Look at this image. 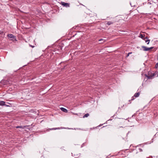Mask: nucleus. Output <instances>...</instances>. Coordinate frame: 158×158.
<instances>
[{"instance_id": "9d476101", "label": "nucleus", "mask_w": 158, "mask_h": 158, "mask_svg": "<svg viewBox=\"0 0 158 158\" xmlns=\"http://www.w3.org/2000/svg\"><path fill=\"white\" fill-rule=\"evenodd\" d=\"M139 92H138L135 94L134 95V96L135 97H138L139 96Z\"/></svg>"}, {"instance_id": "5701e85b", "label": "nucleus", "mask_w": 158, "mask_h": 158, "mask_svg": "<svg viewBox=\"0 0 158 158\" xmlns=\"http://www.w3.org/2000/svg\"><path fill=\"white\" fill-rule=\"evenodd\" d=\"M76 129H78V130H80V128H77Z\"/></svg>"}, {"instance_id": "7ed1b4c3", "label": "nucleus", "mask_w": 158, "mask_h": 158, "mask_svg": "<svg viewBox=\"0 0 158 158\" xmlns=\"http://www.w3.org/2000/svg\"><path fill=\"white\" fill-rule=\"evenodd\" d=\"M157 73H152L150 75H146V76L147 77V78L149 79H150L152 78V77L154 76H155L156 75Z\"/></svg>"}, {"instance_id": "aec40b11", "label": "nucleus", "mask_w": 158, "mask_h": 158, "mask_svg": "<svg viewBox=\"0 0 158 158\" xmlns=\"http://www.w3.org/2000/svg\"><path fill=\"white\" fill-rule=\"evenodd\" d=\"M134 97H132L131 98V100H134Z\"/></svg>"}, {"instance_id": "39448f33", "label": "nucleus", "mask_w": 158, "mask_h": 158, "mask_svg": "<svg viewBox=\"0 0 158 158\" xmlns=\"http://www.w3.org/2000/svg\"><path fill=\"white\" fill-rule=\"evenodd\" d=\"M148 38L147 37H146L143 39V40L145 41V42L147 43L148 44H149L150 41V40H148Z\"/></svg>"}, {"instance_id": "20e7f679", "label": "nucleus", "mask_w": 158, "mask_h": 158, "mask_svg": "<svg viewBox=\"0 0 158 158\" xmlns=\"http://www.w3.org/2000/svg\"><path fill=\"white\" fill-rule=\"evenodd\" d=\"M7 36L9 38L12 39H11V40H13V39H15V36H14V35L12 34H9L7 35Z\"/></svg>"}, {"instance_id": "dca6fc26", "label": "nucleus", "mask_w": 158, "mask_h": 158, "mask_svg": "<svg viewBox=\"0 0 158 158\" xmlns=\"http://www.w3.org/2000/svg\"><path fill=\"white\" fill-rule=\"evenodd\" d=\"M131 53H132L131 52L128 53L126 57H128L129 56V55Z\"/></svg>"}, {"instance_id": "4468645a", "label": "nucleus", "mask_w": 158, "mask_h": 158, "mask_svg": "<svg viewBox=\"0 0 158 158\" xmlns=\"http://www.w3.org/2000/svg\"><path fill=\"white\" fill-rule=\"evenodd\" d=\"M60 129V128H50V130H56V129Z\"/></svg>"}, {"instance_id": "6ab92c4d", "label": "nucleus", "mask_w": 158, "mask_h": 158, "mask_svg": "<svg viewBox=\"0 0 158 158\" xmlns=\"http://www.w3.org/2000/svg\"><path fill=\"white\" fill-rule=\"evenodd\" d=\"M3 33V31H0V34H2Z\"/></svg>"}, {"instance_id": "0eeeda50", "label": "nucleus", "mask_w": 158, "mask_h": 158, "mask_svg": "<svg viewBox=\"0 0 158 158\" xmlns=\"http://www.w3.org/2000/svg\"><path fill=\"white\" fill-rule=\"evenodd\" d=\"M106 40L105 39H101L98 40V41L100 42V43H102L106 41Z\"/></svg>"}, {"instance_id": "6e6552de", "label": "nucleus", "mask_w": 158, "mask_h": 158, "mask_svg": "<svg viewBox=\"0 0 158 158\" xmlns=\"http://www.w3.org/2000/svg\"><path fill=\"white\" fill-rule=\"evenodd\" d=\"M58 48H54V49H50V51L51 50V52L52 51H53L54 52H56V50H59V48H60V49H61V47L59 48V47H58Z\"/></svg>"}, {"instance_id": "f257e3e1", "label": "nucleus", "mask_w": 158, "mask_h": 158, "mask_svg": "<svg viewBox=\"0 0 158 158\" xmlns=\"http://www.w3.org/2000/svg\"><path fill=\"white\" fill-rule=\"evenodd\" d=\"M142 48L143 49V50L144 51H148L151 49H152L154 48L153 47H151L150 48H148L146 46H142Z\"/></svg>"}, {"instance_id": "423d86ee", "label": "nucleus", "mask_w": 158, "mask_h": 158, "mask_svg": "<svg viewBox=\"0 0 158 158\" xmlns=\"http://www.w3.org/2000/svg\"><path fill=\"white\" fill-rule=\"evenodd\" d=\"M60 110L62 111H63L64 112H67V110L65 108H64L63 107H61L60 108Z\"/></svg>"}, {"instance_id": "9b49d317", "label": "nucleus", "mask_w": 158, "mask_h": 158, "mask_svg": "<svg viewBox=\"0 0 158 158\" xmlns=\"http://www.w3.org/2000/svg\"><path fill=\"white\" fill-rule=\"evenodd\" d=\"M114 23V22H112L111 21H109V22H107V23H106V24L108 25H111V24H112Z\"/></svg>"}, {"instance_id": "1a4fd4ad", "label": "nucleus", "mask_w": 158, "mask_h": 158, "mask_svg": "<svg viewBox=\"0 0 158 158\" xmlns=\"http://www.w3.org/2000/svg\"><path fill=\"white\" fill-rule=\"evenodd\" d=\"M5 102L3 101H0V106H4Z\"/></svg>"}, {"instance_id": "a211bd4d", "label": "nucleus", "mask_w": 158, "mask_h": 158, "mask_svg": "<svg viewBox=\"0 0 158 158\" xmlns=\"http://www.w3.org/2000/svg\"><path fill=\"white\" fill-rule=\"evenodd\" d=\"M139 151L140 152H142V149L141 148H139Z\"/></svg>"}, {"instance_id": "f8f14e48", "label": "nucleus", "mask_w": 158, "mask_h": 158, "mask_svg": "<svg viewBox=\"0 0 158 158\" xmlns=\"http://www.w3.org/2000/svg\"><path fill=\"white\" fill-rule=\"evenodd\" d=\"M144 36H145V35L140 34L139 37L140 38L143 39L145 38V37H144Z\"/></svg>"}, {"instance_id": "f3484780", "label": "nucleus", "mask_w": 158, "mask_h": 158, "mask_svg": "<svg viewBox=\"0 0 158 158\" xmlns=\"http://www.w3.org/2000/svg\"><path fill=\"white\" fill-rule=\"evenodd\" d=\"M155 68H157L158 67V63L156 64L155 66Z\"/></svg>"}, {"instance_id": "2eb2a0df", "label": "nucleus", "mask_w": 158, "mask_h": 158, "mask_svg": "<svg viewBox=\"0 0 158 158\" xmlns=\"http://www.w3.org/2000/svg\"><path fill=\"white\" fill-rule=\"evenodd\" d=\"M16 128H23L22 126H18L16 127Z\"/></svg>"}, {"instance_id": "4be33fe9", "label": "nucleus", "mask_w": 158, "mask_h": 158, "mask_svg": "<svg viewBox=\"0 0 158 158\" xmlns=\"http://www.w3.org/2000/svg\"><path fill=\"white\" fill-rule=\"evenodd\" d=\"M30 46L32 48H33V47H34V46H31V45H30Z\"/></svg>"}, {"instance_id": "f03ea898", "label": "nucleus", "mask_w": 158, "mask_h": 158, "mask_svg": "<svg viewBox=\"0 0 158 158\" xmlns=\"http://www.w3.org/2000/svg\"><path fill=\"white\" fill-rule=\"evenodd\" d=\"M61 4L63 6H65L66 7H69L70 5V4L69 3H66L63 2H61Z\"/></svg>"}, {"instance_id": "ddd939ff", "label": "nucleus", "mask_w": 158, "mask_h": 158, "mask_svg": "<svg viewBox=\"0 0 158 158\" xmlns=\"http://www.w3.org/2000/svg\"><path fill=\"white\" fill-rule=\"evenodd\" d=\"M89 115V114L88 113H87L84 115L83 116V118H85L88 117Z\"/></svg>"}, {"instance_id": "b1692460", "label": "nucleus", "mask_w": 158, "mask_h": 158, "mask_svg": "<svg viewBox=\"0 0 158 158\" xmlns=\"http://www.w3.org/2000/svg\"><path fill=\"white\" fill-rule=\"evenodd\" d=\"M73 28H74V29H75V27H73Z\"/></svg>"}, {"instance_id": "412c9836", "label": "nucleus", "mask_w": 158, "mask_h": 158, "mask_svg": "<svg viewBox=\"0 0 158 158\" xmlns=\"http://www.w3.org/2000/svg\"><path fill=\"white\" fill-rule=\"evenodd\" d=\"M155 73H157L156 75V77H158V72H155Z\"/></svg>"}]
</instances>
